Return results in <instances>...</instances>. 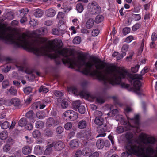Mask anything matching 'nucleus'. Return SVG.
Returning <instances> with one entry per match:
<instances>
[{"instance_id":"1","label":"nucleus","mask_w":157,"mask_h":157,"mask_svg":"<svg viewBox=\"0 0 157 157\" xmlns=\"http://www.w3.org/2000/svg\"><path fill=\"white\" fill-rule=\"evenodd\" d=\"M114 66H107L105 69L106 75L98 70H95L93 72V75L98 80L102 81L104 84L106 88L110 87L111 85L121 84L123 87L128 88L129 85L121 82V79L127 78L132 81L134 80V86L135 91L138 95H141L140 88L142 86L141 83L139 79H141L142 76L148 71V68L145 67L141 71L140 74H131L126 70L115 69Z\"/></svg>"},{"instance_id":"2","label":"nucleus","mask_w":157,"mask_h":157,"mask_svg":"<svg viewBox=\"0 0 157 157\" xmlns=\"http://www.w3.org/2000/svg\"><path fill=\"white\" fill-rule=\"evenodd\" d=\"M63 44L62 41H57L56 44L51 46L49 48L50 52L52 53L49 54V57L55 59L56 63L59 64L62 60L64 64H68L70 67L73 68L75 66L82 70V72L86 75L95 77L93 75V71L95 70H102L105 67V63L100 59L95 57L93 58L94 62L88 61L86 63L83 60L76 62L74 59L69 57L70 53L67 49L60 50Z\"/></svg>"},{"instance_id":"3","label":"nucleus","mask_w":157,"mask_h":157,"mask_svg":"<svg viewBox=\"0 0 157 157\" xmlns=\"http://www.w3.org/2000/svg\"><path fill=\"white\" fill-rule=\"evenodd\" d=\"M0 40L6 43L12 44L15 47H23L32 51L37 56H40L46 54L47 49L44 47H38L27 41L24 35H19L16 36L13 34L6 33L5 30H0Z\"/></svg>"},{"instance_id":"4","label":"nucleus","mask_w":157,"mask_h":157,"mask_svg":"<svg viewBox=\"0 0 157 157\" xmlns=\"http://www.w3.org/2000/svg\"><path fill=\"white\" fill-rule=\"evenodd\" d=\"M104 119L101 117H96L94 120V122L98 125L97 132L99 133L97 136V137H104L106 135L105 133L107 130L108 127L107 124L104 123Z\"/></svg>"},{"instance_id":"5","label":"nucleus","mask_w":157,"mask_h":157,"mask_svg":"<svg viewBox=\"0 0 157 157\" xmlns=\"http://www.w3.org/2000/svg\"><path fill=\"white\" fill-rule=\"evenodd\" d=\"M70 91H71L72 93L75 95H79L81 97H86L88 98H91L92 99H96L95 96L93 94L89 93H87L84 91H78L75 87H71L70 89Z\"/></svg>"},{"instance_id":"6","label":"nucleus","mask_w":157,"mask_h":157,"mask_svg":"<svg viewBox=\"0 0 157 157\" xmlns=\"http://www.w3.org/2000/svg\"><path fill=\"white\" fill-rule=\"evenodd\" d=\"M91 131L90 129L85 130L79 132L77 135V137L81 140L86 141L91 139Z\"/></svg>"},{"instance_id":"7","label":"nucleus","mask_w":157,"mask_h":157,"mask_svg":"<svg viewBox=\"0 0 157 157\" xmlns=\"http://www.w3.org/2000/svg\"><path fill=\"white\" fill-rule=\"evenodd\" d=\"M92 4L93 6L90 10L91 13L95 14L99 13L101 11V8L98 4L95 2H93Z\"/></svg>"},{"instance_id":"8","label":"nucleus","mask_w":157,"mask_h":157,"mask_svg":"<svg viewBox=\"0 0 157 157\" xmlns=\"http://www.w3.org/2000/svg\"><path fill=\"white\" fill-rule=\"evenodd\" d=\"M59 124V121L57 120H55L52 118L49 117L46 121V125L47 127L52 128L58 125Z\"/></svg>"},{"instance_id":"9","label":"nucleus","mask_w":157,"mask_h":157,"mask_svg":"<svg viewBox=\"0 0 157 157\" xmlns=\"http://www.w3.org/2000/svg\"><path fill=\"white\" fill-rule=\"evenodd\" d=\"M11 104L17 108H19L21 107V101L19 98H12L10 100Z\"/></svg>"},{"instance_id":"10","label":"nucleus","mask_w":157,"mask_h":157,"mask_svg":"<svg viewBox=\"0 0 157 157\" xmlns=\"http://www.w3.org/2000/svg\"><path fill=\"white\" fill-rule=\"evenodd\" d=\"M53 146H54L56 150H61L64 148V144L63 143L60 141H58L56 142H53Z\"/></svg>"},{"instance_id":"11","label":"nucleus","mask_w":157,"mask_h":157,"mask_svg":"<svg viewBox=\"0 0 157 157\" xmlns=\"http://www.w3.org/2000/svg\"><path fill=\"white\" fill-rule=\"evenodd\" d=\"M69 145L72 149H75L78 147L79 143L78 140L75 139L71 140L69 143Z\"/></svg>"},{"instance_id":"12","label":"nucleus","mask_w":157,"mask_h":157,"mask_svg":"<svg viewBox=\"0 0 157 157\" xmlns=\"http://www.w3.org/2000/svg\"><path fill=\"white\" fill-rule=\"evenodd\" d=\"M47 30L46 28H41L36 30L35 33L38 35H44L47 33Z\"/></svg>"},{"instance_id":"13","label":"nucleus","mask_w":157,"mask_h":157,"mask_svg":"<svg viewBox=\"0 0 157 157\" xmlns=\"http://www.w3.org/2000/svg\"><path fill=\"white\" fill-rule=\"evenodd\" d=\"M46 15L48 17H52L55 16L56 14L55 11L53 9H49L46 11Z\"/></svg>"},{"instance_id":"14","label":"nucleus","mask_w":157,"mask_h":157,"mask_svg":"<svg viewBox=\"0 0 157 157\" xmlns=\"http://www.w3.org/2000/svg\"><path fill=\"white\" fill-rule=\"evenodd\" d=\"M53 147V144H51L47 146L46 148L44 151V154L46 155H49L53 151L52 147Z\"/></svg>"},{"instance_id":"15","label":"nucleus","mask_w":157,"mask_h":157,"mask_svg":"<svg viewBox=\"0 0 157 157\" xmlns=\"http://www.w3.org/2000/svg\"><path fill=\"white\" fill-rule=\"evenodd\" d=\"M96 145L98 149H102L105 145L104 140L103 139H99L96 142Z\"/></svg>"},{"instance_id":"16","label":"nucleus","mask_w":157,"mask_h":157,"mask_svg":"<svg viewBox=\"0 0 157 157\" xmlns=\"http://www.w3.org/2000/svg\"><path fill=\"white\" fill-rule=\"evenodd\" d=\"M31 150L29 146H25L22 148V152L24 155H28L31 152Z\"/></svg>"},{"instance_id":"17","label":"nucleus","mask_w":157,"mask_h":157,"mask_svg":"<svg viewBox=\"0 0 157 157\" xmlns=\"http://www.w3.org/2000/svg\"><path fill=\"white\" fill-rule=\"evenodd\" d=\"M82 155L88 156L91 153V150L89 147H85L82 151Z\"/></svg>"},{"instance_id":"18","label":"nucleus","mask_w":157,"mask_h":157,"mask_svg":"<svg viewBox=\"0 0 157 157\" xmlns=\"http://www.w3.org/2000/svg\"><path fill=\"white\" fill-rule=\"evenodd\" d=\"M94 24V21L93 19L90 18L87 21L86 26L87 29H90L92 27Z\"/></svg>"},{"instance_id":"19","label":"nucleus","mask_w":157,"mask_h":157,"mask_svg":"<svg viewBox=\"0 0 157 157\" xmlns=\"http://www.w3.org/2000/svg\"><path fill=\"white\" fill-rule=\"evenodd\" d=\"M33 112L32 110L28 112L26 114V117L31 120V122L34 123L35 121L33 119L34 117H33Z\"/></svg>"},{"instance_id":"20","label":"nucleus","mask_w":157,"mask_h":157,"mask_svg":"<svg viewBox=\"0 0 157 157\" xmlns=\"http://www.w3.org/2000/svg\"><path fill=\"white\" fill-rule=\"evenodd\" d=\"M87 125L86 121L83 120L80 121L78 123V126L80 129L85 128Z\"/></svg>"},{"instance_id":"21","label":"nucleus","mask_w":157,"mask_h":157,"mask_svg":"<svg viewBox=\"0 0 157 157\" xmlns=\"http://www.w3.org/2000/svg\"><path fill=\"white\" fill-rule=\"evenodd\" d=\"M27 121L25 118H22L21 119L18 121V124L21 127H23L26 125Z\"/></svg>"},{"instance_id":"22","label":"nucleus","mask_w":157,"mask_h":157,"mask_svg":"<svg viewBox=\"0 0 157 157\" xmlns=\"http://www.w3.org/2000/svg\"><path fill=\"white\" fill-rule=\"evenodd\" d=\"M129 45L127 44H124L121 48V50L124 56L126 55V52H127L129 48Z\"/></svg>"},{"instance_id":"23","label":"nucleus","mask_w":157,"mask_h":157,"mask_svg":"<svg viewBox=\"0 0 157 157\" xmlns=\"http://www.w3.org/2000/svg\"><path fill=\"white\" fill-rule=\"evenodd\" d=\"M43 14L42 11L40 9H37L36 10L34 13V15L36 17H40Z\"/></svg>"},{"instance_id":"24","label":"nucleus","mask_w":157,"mask_h":157,"mask_svg":"<svg viewBox=\"0 0 157 157\" xmlns=\"http://www.w3.org/2000/svg\"><path fill=\"white\" fill-rule=\"evenodd\" d=\"M78 117V115L77 113L71 110L70 119L71 121H74Z\"/></svg>"},{"instance_id":"25","label":"nucleus","mask_w":157,"mask_h":157,"mask_svg":"<svg viewBox=\"0 0 157 157\" xmlns=\"http://www.w3.org/2000/svg\"><path fill=\"white\" fill-rule=\"evenodd\" d=\"M19 12H20L19 17L20 18H22L26 17L25 15L28 13V10L27 9L25 8L21 10H19Z\"/></svg>"},{"instance_id":"26","label":"nucleus","mask_w":157,"mask_h":157,"mask_svg":"<svg viewBox=\"0 0 157 157\" xmlns=\"http://www.w3.org/2000/svg\"><path fill=\"white\" fill-rule=\"evenodd\" d=\"M7 137L8 134L6 131H3L0 133V138L1 139L5 140Z\"/></svg>"},{"instance_id":"27","label":"nucleus","mask_w":157,"mask_h":157,"mask_svg":"<svg viewBox=\"0 0 157 157\" xmlns=\"http://www.w3.org/2000/svg\"><path fill=\"white\" fill-rule=\"evenodd\" d=\"M35 127L36 128L39 129L42 128L44 125V123L41 121H38L36 123Z\"/></svg>"},{"instance_id":"28","label":"nucleus","mask_w":157,"mask_h":157,"mask_svg":"<svg viewBox=\"0 0 157 157\" xmlns=\"http://www.w3.org/2000/svg\"><path fill=\"white\" fill-rule=\"evenodd\" d=\"M104 19V17L101 15H97L95 19V22L97 23H99L102 22Z\"/></svg>"},{"instance_id":"29","label":"nucleus","mask_w":157,"mask_h":157,"mask_svg":"<svg viewBox=\"0 0 157 157\" xmlns=\"http://www.w3.org/2000/svg\"><path fill=\"white\" fill-rule=\"evenodd\" d=\"M76 9L79 13H81L83 10V6L82 3H78L76 5Z\"/></svg>"},{"instance_id":"30","label":"nucleus","mask_w":157,"mask_h":157,"mask_svg":"<svg viewBox=\"0 0 157 157\" xmlns=\"http://www.w3.org/2000/svg\"><path fill=\"white\" fill-rule=\"evenodd\" d=\"M96 101L98 103L102 104L104 103L105 99L103 96H99L96 97Z\"/></svg>"},{"instance_id":"31","label":"nucleus","mask_w":157,"mask_h":157,"mask_svg":"<svg viewBox=\"0 0 157 157\" xmlns=\"http://www.w3.org/2000/svg\"><path fill=\"white\" fill-rule=\"evenodd\" d=\"M41 135L40 131L38 130H35L33 132V136L34 138L39 137Z\"/></svg>"},{"instance_id":"32","label":"nucleus","mask_w":157,"mask_h":157,"mask_svg":"<svg viewBox=\"0 0 157 157\" xmlns=\"http://www.w3.org/2000/svg\"><path fill=\"white\" fill-rule=\"evenodd\" d=\"M9 91L10 94L13 95H16L17 94L16 89L13 87H11L9 90Z\"/></svg>"},{"instance_id":"33","label":"nucleus","mask_w":157,"mask_h":157,"mask_svg":"<svg viewBox=\"0 0 157 157\" xmlns=\"http://www.w3.org/2000/svg\"><path fill=\"white\" fill-rule=\"evenodd\" d=\"M81 41V38L79 36H77L74 38L73 40L74 44H79Z\"/></svg>"},{"instance_id":"34","label":"nucleus","mask_w":157,"mask_h":157,"mask_svg":"<svg viewBox=\"0 0 157 157\" xmlns=\"http://www.w3.org/2000/svg\"><path fill=\"white\" fill-rule=\"evenodd\" d=\"M48 91V89L44 86H41L39 89V92L40 93L43 92L44 93H46Z\"/></svg>"},{"instance_id":"35","label":"nucleus","mask_w":157,"mask_h":157,"mask_svg":"<svg viewBox=\"0 0 157 157\" xmlns=\"http://www.w3.org/2000/svg\"><path fill=\"white\" fill-rule=\"evenodd\" d=\"M32 88L30 86L25 87L24 89V91L25 94H29L30 93L32 92Z\"/></svg>"},{"instance_id":"36","label":"nucleus","mask_w":157,"mask_h":157,"mask_svg":"<svg viewBox=\"0 0 157 157\" xmlns=\"http://www.w3.org/2000/svg\"><path fill=\"white\" fill-rule=\"evenodd\" d=\"M1 125L2 128L5 129L9 127L10 124L8 121H5Z\"/></svg>"},{"instance_id":"37","label":"nucleus","mask_w":157,"mask_h":157,"mask_svg":"<svg viewBox=\"0 0 157 157\" xmlns=\"http://www.w3.org/2000/svg\"><path fill=\"white\" fill-rule=\"evenodd\" d=\"M82 155V151L78 149L76 151L74 157H81Z\"/></svg>"},{"instance_id":"38","label":"nucleus","mask_w":157,"mask_h":157,"mask_svg":"<svg viewBox=\"0 0 157 157\" xmlns=\"http://www.w3.org/2000/svg\"><path fill=\"white\" fill-rule=\"evenodd\" d=\"M54 94L56 96L58 97H60L63 95V93L58 90L54 91Z\"/></svg>"},{"instance_id":"39","label":"nucleus","mask_w":157,"mask_h":157,"mask_svg":"<svg viewBox=\"0 0 157 157\" xmlns=\"http://www.w3.org/2000/svg\"><path fill=\"white\" fill-rule=\"evenodd\" d=\"M71 110H68L65 112L63 114V116L64 117H68L70 119Z\"/></svg>"},{"instance_id":"40","label":"nucleus","mask_w":157,"mask_h":157,"mask_svg":"<svg viewBox=\"0 0 157 157\" xmlns=\"http://www.w3.org/2000/svg\"><path fill=\"white\" fill-rule=\"evenodd\" d=\"M78 110L79 112L82 114H83L85 112V108L83 106H79L78 108Z\"/></svg>"},{"instance_id":"41","label":"nucleus","mask_w":157,"mask_h":157,"mask_svg":"<svg viewBox=\"0 0 157 157\" xmlns=\"http://www.w3.org/2000/svg\"><path fill=\"white\" fill-rule=\"evenodd\" d=\"M44 133L46 136L48 137H51L52 135V132L50 130L47 129L45 131Z\"/></svg>"},{"instance_id":"42","label":"nucleus","mask_w":157,"mask_h":157,"mask_svg":"<svg viewBox=\"0 0 157 157\" xmlns=\"http://www.w3.org/2000/svg\"><path fill=\"white\" fill-rule=\"evenodd\" d=\"M11 147L10 145L9 144L5 145L3 147V151L7 152L10 149Z\"/></svg>"},{"instance_id":"43","label":"nucleus","mask_w":157,"mask_h":157,"mask_svg":"<svg viewBox=\"0 0 157 157\" xmlns=\"http://www.w3.org/2000/svg\"><path fill=\"white\" fill-rule=\"evenodd\" d=\"M141 26V24L139 23H137L135 24L132 27V30L135 31L138 29Z\"/></svg>"},{"instance_id":"44","label":"nucleus","mask_w":157,"mask_h":157,"mask_svg":"<svg viewBox=\"0 0 157 157\" xmlns=\"http://www.w3.org/2000/svg\"><path fill=\"white\" fill-rule=\"evenodd\" d=\"M16 67L19 70L22 71L24 69V65L20 63H18L15 65Z\"/></svg>"},{"instance_id":"45","label":"nucleus","mask_w":157,"mask_h":157,"mask_svg":"<svg viewBox=\"0 0 157 157\" xmlns=\"http://www.w3.org/2000/svg\"><path fill=\"white\" fill-rule=\"evenodd\" d=\"M72 126V124L71 122H67L65 125L64 128L66 130H69L71 129Z\"/></svg>"},{"instance_id":"46","label":"nucleus","mask_w":157,"mask_h":157,"mask_svg":"<svg viewBox=\"0 0 157 157\" xmlns=\"http://www.w3.org/2000/svg\"><path fill=\"white\" fill-rule=\"evenodd\" d=\"M124 131L123 128L122 126H119L117 127L116 129V132L119 134L123 132Z\"/></svg>"},{"instance_id":"47","label":"nucleus","mask_w":157,"mask_h":157,"mask_svg":"<svg viewBox=\"0 0 157 157\" xmlns=\"http://www.w3.org/2000/svg\"><path fill=\"white\" fill-rule=\"evenodd\" d=\"M140 66L136 65V66L131 68V71L133 73L136 72L138 70Z\"/></svg>"},{"instance_id":"48","label":"nucleus","mask_w":157,"mask_h":157,"mask_svg":"<svg viewBox=\"0 0 157 157\" xmlns=\"http://www.w3.org/2000/svg\"><path fill=\"white\" fill-rule=\"evenodd\" d=\"M99 33V30L98 29H95L93 30L92 32V35L93 36H96Z\"/></svg>"},{"instance_id":"49","label":"nucleus","mask_w":157,"mask_h":157,"mask_svg":"<svg viewBox=\"0 0 157 157\" xmlns=\"http://www.w3.org/2000/svg\"><path fill=\"white\" fill-rule=\"evenodd\" d=\"M63 128L60 126L57 127L56 129V132L59 134H61L63 132Z\"/></svg>"},{"instance_id":"50","label":"nucleus","mask_w":157,"mask_h":157,"mask_svg":"<svg viewBox=\"0 0 157 157\" xmlns=\"http://www.w3.org/2000/svg\"><path fill=\"white\" fill-rule=\"evenodd\" d=\"M4 104V100L3 98H0V109L3 110L4 109L3 105Z\"/></svg>"},{"instance_id":"51","label":"nucleus","mask_w":157,"mask_h":157,"mask_svg":"<svg viewBox=\"0 0 157 157\" xmlns=\"http://www.w3.org/2000/svg\"><path fill=\"white\" fill-rule=\"evenodd\" d=\"M94 114L96 117H101L102 116V114L101 112L99 111H95L94 113Z\"/></svg>"},{"instance_id":"52","label":"nucleus","mask_w":157,"mask_h":157,"mask_svg":"<svg viewBox=\"0 0 157 157\" xmlns=\"http://www.w3.org/2000/svg\"><path fill=\"white\" fill-rule=\"evenodd\" d=\"M130 29L129 27H125L123 29V31L124 34L126 35L130 32Z\"/></svg>"},{"instance_id":"53","label":"nucleus","mask_w":157,"mask_h":157,"mask_svg":"<svg viewBox=\"0 0 157 157\" xmlns=\"http://www.w3.org/2000/svg\"><path fill=\"white\" fill-rule=\"evenodd\" d=\"M134 119L135 120V123L136 124H139V115H136L135 116L134 118L132 119V120Z\"/></svg>"},{"instance_id":"54","label":"nucleus","mask_w":157,"mask_h":157,"mask_svg":"<svg viewBox=\"0 0 157 157\" xmlns=\"http://www.w3.org/2000/svg\"><path fill=\"white\" fill-rule=\"evenodd\" d=\"M151 39L152 41H156L157 40V36L156 33H152L151 36Z\"/></svg>"},{"instance_id":"55","label":"nucleus","mask_w":157,"mask_h":157,"mask_svg":"<svg viewBox=\"0 0 157 157\" xmlns=\"http://www.w3.org/2000/svg\"><path fill=\"white\" fill-rule=\"evenodd\" d=\"M133 39V37L132 36H130L126 38L125 41L128 43H129L131 42Z\"/></svg>"},{"instance_id":"56","label":"nucleus","mask_w":157,"mask_h":157,"mask_svg":"<svg viewBox=\"0 0 157 157\" xmlns=\"http://www.w3.org/2000/svg\"><path fill=\"white\" fill-rule=\"evenodd\" d=\"M30 24L31 25L34 26L38 25L37 21L33 19L30 21Z\"/></svg>"},{"instance_id":"57","label":"nucleus","mask_w":157,"mask_h":157,"mask_svg":"<svg viewBox=\"0 0 157 157\" xmlns=\"http://www.w3.org/2000/svg\"><path fill=\"white\" fill-rule=\"evenodd\" d=\"M36 117L39 119H42L44 118L45 116L43 115L42 113H36Z\"/></svg>"},{"instance_id":"58","label":"nucleus","mask_w":157,"mask_h":157,"mask_svg":"<svg viewBox=\"0 0 157 157\" xmlns=\"http://www.w3.org/2000/svg\"><path fill=\"white\" fill-rule=\"evenodd\" d=\"M61 106L63 108H66L68 106V103L67 101H63L62 102Z\"/></svg>"},{"instance_id":"59","label":"nucleus","mask_w":157,"mask_h":157,"mask_svg":"<svg viewBox=\"0 0 157 157\" xmlns=\"http://www.w3.org/2000/svg\"><path fill=\"white\" fill-rule=\"evenodd\" d=\"M9 85V82L7 81H5L2 82V86L3 88H6Z\"/></svg>"},{"instance_id":"60","label":"nucleus","mask_w":157,"mask_h":157,"mask_svg":"<svg viewBox=\"0 0 157 157\" xmlns=\"http://www.w3.org/2000/svg\"><path fill=\"white\" fill-rule=\"evenodd\" d=\"M64 14L62 12H59L57 15V18L59 19H62L64 18Z\"/></svg>"},{"instance_id":"61","label":"nucleus","mask_w":157,"mask_h":157,"mask_svg":"<svg viewBox=\"0 0 157 157\" xmlns=\"http://www.w3.org/2000/svg\"><path fill=\"white\" fill-rule=\"evenodd\" d=\"M52 34L55 35H59V32L57 29H54L52 30Z\"/></svg>"},{"instance_id":"62","label":"nucleus","mask_w":157,"mask_h":157,"mask_svg":"<svg viewBox=\"0 0 157 157\" xmlns=\"http://www.w3.org/2000/svg\"><path fill=\"white\" fill-rule=\"evenodd\" d=\"M133 17H134L136 19V20L138 21L141 19V16L140 14H133L132 15Z\"/></svg>"},{"instance_id":"63","label":"nucleus","mask_w":157,"mask_h":157,"mask_svg":"<svg viewBox=\"0 0 157 157\" xmlns=\"http://www.w3.org/2000/svg\"><path fill=\"white\" fill-rule=\"evenodd\" d=\"M124 112L125 113H128L132 111V109L129 106H127L124 109Z\"/></svg>"},{"instance_id":"64","label":"nucleus","mask_w":157,"mask_h":157,"mask_svg":"<svg viewBox=\"0 0 157 157\" xmlns=\"http://www.w3.org/2000/svg\"><path fill=\"white\" fill-rule=\"evenodd\" d=\"M99 155V153L97 152H95L91 154L89 157H98Z\"/></svg>"}]
</instances>
